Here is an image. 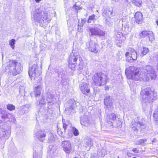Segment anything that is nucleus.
<instances>
[{"mask_svg": "<svg viewBox=\"0 0 158 158\" xmlns=\"http://www.w3.org/2000/svg\"><path fill=\"white\" fill-rule=\"evenodd\" d=\"M80 57V55H77L76 53L71 54L69 60V67L73 70L77 65V61L78 60H79Z\"/></svg>", "mask_w": 158, "mask_h": 158, "instance_id": "nucleus-10", "label": "nucleus"}, {"mask_svg": "<svg viewBox=\"0 0 158 158\" xmlns=\"http://www.w3.org/2000/svg\"><path fill=\"white\" fill-rule=\"evenodd\" d=\"M73 9H75V10H80L81 9V7L77 6L76 4L75 5L73 6Z\"/></svg>", "mask_w": 158, "mask_h": 158, "instance_id": "nucleus-46", "label": "nucleus"}, {"mask_svg": "<svg viewBox=\"0 0 158 158\" xmlns=\"http://www.w3.org/2000/svg\"><path fill=\"white\" fill-rule=\"evenodd\" d=\"M144 73H145L146 76L149 78V80H155L156 77L157 75L155 70L150 66L147 65L144 67L142 71Z\"/></svg>", "mask_w": 158, "mask_h": 158, "instance_id": "nucleus-7", "label": "nucleus"}, {"mask_svg": "<svg viewBox=\"0 0 158 158\" xmlns=\"http://www.w3.org/2000/svg\"><path fill=\"white\" fill-rule=\"evenodd\" d=\"M48 96L47 98V100L48 101V103L49 105H52L55 104L56 100L53 98V96L50 94H48Z\"/></svg>", "mask_w": 158, "mask_h": 158, "instance_id": "nucleus-25", "label": "nucleus"}, {"mask_svg": "<svg viewBox=\"0 0 158 158\" xmlns=\"http://www.w3.org/2000/svg\"><path fill=\"white\" fill-rule=\"evenodd\" d=\"M63 128L64 129V130H65L66 129L69 127H71V123L69 121H66V122H64L63 121Z\"/></svg>", "mask_w": 158, "mask_h": 158, "instance_id": "nucleus-34", "label": "nucleus"}, {"mask_svg": "<svg viewBox=\"0 0 158 158\" xmlns=\"http://www.w3.org/2000/svg\"><path fill=\"white\" fill-rule=\"evenodd\" d=\"M131 77L130 79L135 81H141L144 79H145L146 81L149 80V78L148 77H146V76L145 73H144L141 70H139L138 71H137Z\"/></svg>", "mask_w": 158, "mask_h": 158, "instance_id": "nucleus-9", "label": "nucleus"}, {"mask_svg": "<svg viewBox=\"0 0 158 158\" xmlns=\"http://www.w3.org/2000/svg\"><path fill=\"white\" fill-rule=\"evenodd\" d=\"M56 138V135L51 134L48 136V141L49 143H52L55 141Z\"/></svg>", "mask_w": 158, "mask_h": 158, "instance_id": "nucleus-32", "label": "nucleus"}, {"mask_svg": "<svg viewBox=\"0 0 158 158\" xmlns=\"http://www.w3.org/2000/svg\"><path fill=\"white\" fill-rule=\"evenodd\" d=\"M104 103L106 106V108L108 109L113 106V102L112 98L109 96L106 97L104 99Z\"/></svg>", "mask_w": 158, "mask_h": 158, "instance_id": "nucleus-21", "label": "nucleus"}, {"mask_svg": "<svg viewBox=\"0 0 158 158\" xmlns=\"http://www.w3.org/2000/svg\"><path fill=\"white\" fill-rule=\"evenodd\" d=\"M15 42V40L13 39L9 41L10 45L13 49H14Z\"/></svg>", "mask_w": 158, "mask_h": 158, "instance_id": "nucleus-40", "label": "nucleus"}, {"mask_svg": "<svg viewBox=\"0 0 158 158\" xmlns=\"http://www.w3.org/2000/svg\"><path fill=\"white\" fill-rule=\"evenodd\" d=\"M70 130L72 131V133L75 136H77L79 135V133L78 130L75 128L73 127H70ZM69 133L71 132H69Z\"/></svg>", "mask_w": 158, "mask_h": 158, "instance_id": "nucleus-37", "label": "nucleus"}, {"mask_svg": "<svg viewBox=\"0 0 158 158\" xmlns=\"http://www.w3.org/2000/svg\"><path fill=\"white\" fill-rule=\"evenodd\" d=\"M131 126L134 131H138L140 130V131H142L143 129L146 128L145 121L143 119H141L139 121L138 118H135L131 122Z\"/></svg>", "mask_w": 158, "mask_h": 158, "instance_id": "nucleus-5", "label": "nucleus"}, {"mask_svg": "<svg viewBox=\"0 0 158 158\" xmlns=\"http://www.w3.org/2000/svg\"><path fill=\"white\" fill-rule=\"evenodd\" d=\"M89 50L94 53H97L98 51V45L95 42L91 40L89 43Z\"/></svg>", "mask_w": 158, "mask_h": 158, "instance_id": "nucleus-14", "label": "nucleus"}, {"mask_svg": "<svg viewBox=\"0 0 158 158\" xmlns=\"http://www.w3.org/2000/svg\"><path fill=\"white\" fill-rule=\"evenodd\" d=\"M139 70V69H138L136 67L134 66L127 68L125 70V73L127 78L129 79H130L131 76L135 74V72Z\"/></svg>", "mask_w": 158, "mask_h": 158, "instance_id": "nucleus-11", "label": "nucleus"}, {"mask_svg": "<svg viewBox=\"0 0 158 158\" xmlns=\"http://www.w3.org/2000/svg\"><path fill=\"white\" fill-rule=\"evenodd\" d=\"M122 122L119 119L115 120L111 124L110 126L116 127H118L121 126Z\"/></svg>", "mask_w": 158, "mask_h": 158, "instance_id": "nucleus-28", "label": "nucleus"}, {"mask_svg": "<svg viewBox=\"0 0 158 158\" xmlns=\"http://www.w3.org/2000/svg\"><path fill=\"white\" fill-rule=\"evenodd\" d=\"M139 36L141 38H144L148 36L149 40L151 41H153L155 39L152 32L150 31H143L139 34Z\"/></svg>", "mask_w": 158, "mask_h": 158, "instance_id": "nucleus-12", "label": "nucleus"}, {"mask_svg": "<svg viewBox=\"0 0 158 158\" xmlns=\"http://www.w3.org/2000/svg\"><path fill=\"white\" fill-rule=\"evenodd\" d=\"M132 158H136V157H133Z\"/></svg>", "mask_w": 158, "mask_h": 158, "instance_id": "nucleus-58", "label": "nucleus"}, {"mask_svg": "<svg viewBox=\"0 0 158 158\" xmlns=\"http://www.w3.org/2000/svg\"><path fill=\"white\" fill-rule=\"evenodd\" d=\"M156 23L157 25H158V20H157L156 21Z\"/></svg>", "mask_w": 158, "mask_h": 158, "instance_id": "nucleus-57", "label": "nucleus"}, {"mask_svg": "<svg viewBox=\"0 0 158 158\" xmlns=\"http://www.w3.org/2000/svg\"><path fill=\"white\" fill-rule=\"evenodd\" d=\"M127 50L128 52L125 54L126 60L128 62H132L133 60H136L137 58V53L135 49L130 48Z\"/></svg>", "mask_w": 158, "mask_h": 158, "instance_id": "nucleus-8", "label": "nucleus"}, {"mask_svg": "<svg viewBox=\"0 0 158 158\" xmlns=\"http://www.w3.org/2000/svg\"><path fill=\"white\" fill-rule=\"evenodd\" d=\"M33 18L42 27L49 23L52 19L50 15L45 11H41L40 9L35 10L33 13Z\"/></svg>", "mask_w": 158, "mask_h": 158, "instance_id": "nucleus-1", "label": "nucleus"}, {"mask_svg": "<svg viewBox=\"0 0 158 158\" xmlns=\"http://www.w3.org/2000/svg\"><path fill=\"white\" fill-rule=\"evenodd\" d=\"M41 0H35V2L37 3L39 2Z\"/></svg>", "mask_w": 158, "mask_h": 158, "instance_id": "nucleus-54", "label": "nucleus"}, {"mask_svg": "<svg viewBox=\"0 0 158 158\" xmlns=\"http://www.w3.org/2000/svg\"><path fill=\"white\" fill-rule=\"evenodd\" d=\"M153 116L156 123L158 125V109L154 112Z\"/></svg>", "mask_w": 158, "mask_h": 158, "instance_id": "nucleus-38", "label": "nucleus"}, {"mask_svg": "<svg viewBox=\"0 0 158 158\" xmlns=\"http://www.w3.org/2000/svg\"><path fill=\"white\" fill-rule=\"evenodd\" d=\"M69 104L71 106H69V107H67L65 108V110L66 111H68L69 113L72 112V110L74 108L79 104L78 102H77L73 99L70 100Z\"/></svg>", "mask_w": 158, "mask_h": 158, "instance_id": "nucleus-17", "label": "nucleus"}, {"mask_svg": "<svg viewBox=\"0 0 158 158\" xmlns=\"http://www.w3.org/2000/svg\"><path fill=\"white\" fill-rule=\"evenodd\" d=\"M93 145V141L91 138H88L86 139L85 141V143L84 146V149L87 151H89L91 147Z\"/></svg>", "mask_w": 158, "mask_h": 158, "instance_id": "nucleus-20", "label": "nucleus"}, {"mask_svg": "<svg viewBox=\"0 0 158 158\" xmlns=\"http://www.w3.org/2000/svg\"><path fill=\"white\" fill-rule=\"evenodd\" d=\"M7 108L9 110L12 111L15 110V107L13 105L9 104L7 105Z\"/></svg>", "mask_w": 158, "mask_h": 158, "instance_id": "nucleus-41", "label": "nucleus"}, {"mask_svg": "<svg viewBox=\"0 0 158 158\" xmlns=\"http://www.w3.org/2000/svg\"><path fill=\"white\" fill-rule=\"evenodd\" d=\"M61 145L64 151L67 153H69L72 151L71 144L70 141L64 140L62 143Z\"/></svg>", "mask_w": 158, "mask_h": 158, "instance_id": "nucleus-13", "label": "nucleus"}, {"mask_svg": "<svg viewBox=\"0 0 158 158\" xmlns=\"http://www.w3.org/2000/svg\"><path fill=\"white\" fill-rule=\"evenodd\" d=\"M57 127V133L60 136L64 138H69L73 136L72 133L71 132H69L67 135H65V130L62 131L60 128H59L58 126Z\"/></svg>", "mask_w": 158, "mask_h": 158, "instance_id": "nucleus-22", "label": "nucleus"}, {"mask_svg": "<svg viewBox=\"0 0 158 158\" xmlns=\"http://www.w3.org/2000/svg\"><path fill=\"white\" fill-rule=\"evenodd\" d=\"M102 156H105L107 154V152L105 148H103L101 150Z\"/></svg>", "mask_w": 158, "mask_h": 158, "instance_id": "nucleus-43", "label": "nucleus"}, {"mask_svg": "<svg viewBox=\"0 0 158 158\" xmlns=\"http://www.w3.org/2000/svg\"><path fill=\"white\" fill-rule=\"evenodd\" d=\"M37 138L40 141L43 142L46 136V132L42 131H39L35 134Z\"/></svg>", "mask_w": 158, "mask_h": 158, "instance_id": "nucleus-19", "label": "nucleus"}, {"mask_svg": "<svg viewBox=\"0 0 158 158\" xmlns=\"http://www.w3.org/2000/svg\"><path fill=\"white\" fill-rule=\"evenodd\" d=\"M125 39V38L124 36H123V38H122V37H120L119 38H118V41H119L121 40V41H122L121 42V44H122V43L123 42Z\"/></svg>", "mask_w": 158, "mask_h": 158, "instance_id": "nucleus-48", "label": "nucleus"}, {"mask_svg": "<svg viewBox=\"0 0 158 158\" xmlns=\"http://www.w3.org/2000/svg\"><path fill=\"white\" fill-rule=\"evenodd\" d=\"M91 123L90 121L87 117L81 120V125L85 126H87Z\"/></svg>", "mask_w": 158, "mask_h": 158, "instance_id": "nucleus-29", "label": "nucleus"}, {"mask_svg": "<svg viewBox=\"0 0 158 158\" xmlns=\"http://www.w3.org/2000/svg\"><path fill=\"white\" fill-rule=\"evenodd\" d=\"M123 29L124 30L126 34H128L130 31V30L128 27H124L123 28Z\"/></svg>", "mask_w": 158, "mask_h": 158, "instance_id": "nucleus-44", "label": "nucleus"}, {"mask_svg": "<svg viewBox=\"0 0 158 158\" xmlns=\"http://www.w3.org/2000/svg\"><path fill=\"white\" fill-rule=\"evenodd\" d=\"M91 35L104 36L105 33L104 32L101 30L98 27L91 28L89 29Z\"/></svg>", "mask_w": 158, "mask_h": 158, "instance_id": "nucleus-15", "label": "nucleus"}, {"mask_svg": "<svg viewBox=\"0 0 158 158\" xmlns=\"http://www.w3.org/2000/svg\"><path fill=\"white\" fill-rule=\"evenodd\" d=\"M140 95L142 101L144 103H151L156 99V94H154L149 89L142 90Z\"/></svg>", "mask_w": 158, "mask_h": 158, "instance_id": "nucleus-2", "label": "nucleus"}, {"mask_svg": "<svg viewBox=\"0 0 158 158\" xmlns=\"http://www.w3.org/2000/svg\"><path fill=\"white\" fill-rule=\"evenodd\" d=\"M29 75L31 80H35L37 78L41 73L40 69L36 64H34L29 68Z\"/></svg>", "mask_w": 158, "mask_h": 158, "instance_id": "nucleus-6", "label": "nucleus"}, {"mask_svg": "<svg viewBox=\"0 0 158 158\" xmlns=\"http://www.w3.org/2000/svg\"><path fill=\"white\" fill-rule=\"evenodd\" d=\"M156 139H154L152 141V143H153V142H155L156 141Z\"/></svg>", "mask_w": 158, "mask_h": 158, "instance_id": "nucleus-55", "label": "nucleus"}, {"mask_svg": "<svg viewBox=\"0 0 158 158\" xmlns=\"http://www.w3.org/2000/svg\"><path fill=\"white\" fill-rule=\"evenodd\" d=\"M132 151L135 153H138L139 152V150H137L136 148H133Z\"/></svg>", "mask_w": 158, "mask_h": 158, "instance_id": "nucleus-49", "label": "nucleus"}, {"mask_svg": "<svg viewBox=\"0 0 158 158\" xmlns=\"http://www.w3.org/2000/svg\"><path fill=\"white\" fill-rule=\"evenodd\" d=\"M96 20V19L95 18V15H93L89 17L88 19V23H91L93 22H94Z\"/></svg>", "mask_w": 158, "mask_h": 158, "instance_id": "nucleus-36", "label": "nucleus"}, {"mask_svg": "<svg viewBox=\"0 0 158 158\" xmlns=\"http://www.w3.org/2000/svg\"><path fill=\"white\" fill-rule=\"evenodd\" d=\"M12 115L9 113L7 112H5L4 114L3 115L2 117L3 118H4L5 119L6 118H8L9 119H10V118H11ZM12 117H13L14 116L13 115Z\"/></svg>", "mask_w": 158, "mask_h": 158, "instance_id": "nucleus-35", "label": "nucleus"}, {"mask_svg": "<svg viewBox=\"0 0 158 158\" xmlns=\"http://www.w3.org/2000/svg\"><path fill=\"white\" fill-rule=\"evenodd\" d=\"M139 140L138 141H136L135 142V143L136 145H139L140 144H139Z\"/></svg>", "mask_w": 158, "mask_h": 158, "instance_id": "nucleus-53", "label": "nucleus"}, {"mask_svg": "<svg viewBox=\"0 0 158 158\" xmlns=\"http://www.w3.org/2000/svg\"><path fill=\"white\" fill-rule=\"evenodd\" d=\"M91 158H99V157L97 154H94L91 156Z\"/></svg>", "mask_w": 158, "mask_h": 158, "instance_id": "nucleus-50", "label": "nucleus"}, {"mask_svg": "<svg viewBox=\"0 0 158 158\" xmlns=\"http://www.w3.org/2000/svg\"><path fill=\"white\" fill-rule=\"evenodd\" d=\"M135 17L136 22L138 24H141L143 22V15L140 12L136 13Z\"/></svg>", "mask_w": 158, "mask_h": 158, "instance_id": "nucleus-23", "label": "nucleus"}, {"mask_svg": "<svg viewBox=\"0 0 158 158\" xmlns=\"http://www.w3.org/2000/svg\"><path fill=\"white\" fill-rule=\"evenodd\" d=\"M112 10H105L102 13L103 16L109 17H111L112 16Z\"/></svg>", "mask_w": 158, "mask_h": 158, "instance_id": "nucleus-31", "label": "nucleus"}, {"mask_svg": "<svg viewBox=\"0 0 158 158\" xmlns=\"http://www.w3.org/2000/svg\"><path fill=\"white\" fill-rule=\"evenodd\" d=\"M57 147L56 146L50 145L49 146L48 149V152L51 157H52V154L56 152L57 149Z\"/></svg>", "mask_w": 158, "mask_h": 158, "instance_id": "nucleus-26", "label": "nucleus"}, {"mask_svg": "<svg viewBox=\"0 0 158 158\" xmlns=\"http://www.w3.org/2000/svg\"><path fill=\"white\" fill-rule=\"evenodd\" d=\"M58 76L59 77H61V83L62 85H65L67 84L66 79L65 75L63 73H58Z\"/></svg>", "mask_w": 158, "mask_h": 158, "instance_id": "nucleus-27", "label": "nucleus"}, {"mask_svg": "<svg viewBox=\"0 0 158 158\" xmlns=\"http://www.w3.org/2000/svg\"><path fill=\"white\" fill-rule=\"evenodd\" d=\"M7 64L10 72L13 75H17L22 71V67L21 64L15 60H10Z\"/></svg>", "mask_w": 158, "mask_h": 158, "instance_id": "nucleus-4", "label": "nucleus"}, {"mask_svg": "<svg viewBox=\"0 0 158 158\" xmlns=\"http://www.w3.org/2000/svg\"><path fill=\"white\" fill-rule=\"evenodd\" d=\"M123 38V36L122 33L117 30L115 31V35L114 36L115 42L118 47H120L121 45V40L118 41V38Z\"/></svg>", "mask_w": 158, "mask_h": 158, "instance_id": "nucleus-18", "label": "nucleus"}, {"mask_svg": "<svg viewBox=\"0 0 158 158\" xmlns=\"http://www.w3.org/2000/svg\"><path fill=\"white\" fill-rule=\"evenodd\" d=\"M2 131L1 129H0V136H1L2 135H4V132Z\"/></svg>", "mask_w": 158, "mask_h": 158, "instance_id": "nucleus-51", "label": "nucleus"}, {"mask_svg": "<svg viewBox=\"0 0 158 158\" xmlns=\"http://www.w3.org/2000/svg\"><path fill=\"white\" fill-rule=\"evenodd\" d=\"M127 155L128 157H131V156L132 154L130 152H127Z\"/></svg>", "mask_w": 158, "mask_h": 158, "instance_id": "nucleus-52", "label": "nucleus"}, {"mask_svg": "<svg viewBox=\"0 0 158 158\" xmlns=\"http://www.w3.org/2000/svg\"><path fill=\"white\" fill-rule=\"evenodd\" d=\"M79 63L78 64V69L79 70H82L84 66V62L83 60L82 59L81 57L79 60Z\"/></svg>", "mask_w": 158, "mask_h": 158, "instance_id": "nucleus-33", "label": "nucleus"}, {"mask_svg": "<svg viewBox=\"0 0 158 158\" xmlns=\"http://www.w3.org/2000/svg\"><path fill=\"white\" fill-rule=\"evenodd\" d=\"M107 76L102 72L95 73L93 76V84L95 85L100 86L106 84L108 80Z\"/></svg>", "mask_w": 158, "mask_h": 158, "instance_id": "nucleus-3", "label": "nucleus"}, {"mask_svg": "<svg viewBox=\"0 0 158 158\" xmlns=\"http://www.w3.org/2000/svg\"><path fill=\"white\" fill-rule=\"evenodd\" d=\"M41 88L42 86L40 85H39L35 87L34 89V92L35 94V97H37L40 95Z\"/></svg>", "mask_w": 158, "mask_h": 158, "instance_id": "nucleus-30", "label": "nucleus"}, {"mask_svg": "<svg viewBox=\"0 0 158 158\" xmlns=\"http://www.w3.org/2000/svg\"><path fill=\"white\" fill-rule=\"evenodd\" d=\"M149 50L147 48H143V50L142 51L141 56H143L144 55H145L147 53L149 52Z\"/></svg>", "mask_w": 158, "mask_h": 158, "instance_id": "nucleus-39", "label": "nucleus"}, {"mask_svg": "<svg viewBox=\"0 0 158 158\" xmlns=\"http://www.w3.org/2000/svg\"><path fill=\"white\" fill-rule=\"evenodd\" d=\"M133 2L134 4L137 6L138 7L141 6V3L140 1H138L137 0H135Z\"/></svg>", "mask_w": 158, "mask_h": 158, "instance_id": "nucleus-42", "label": "nucleus"}, {"mask_svg": "<svg viewBox=\"0 0 158 158\" xmlns=\"http://www.w3.org/2000/svg\"><path fill=\"white\" fill-rule=\"evenodd\" d=\"M116 118L115 114L114 113L109 114L107 117V123L110 125L115 120Z\"/></svg>", "mask_w": 158, "mask_h": 158, "instance_id": "nucleus-24", "label": "nucleus"}, {"mask_svg": "<svg viewBox=\"0 0 158 158\" xmlns=\"http://www.w3.org/2000/svg\"><path fill=\"white\" fill-rule=\"evenodd\" d=\"M156 69L157 71H158V64H157V65Z\"/></svg>", "mask_w": 158, "mask_h": 158, "instance_id": "nucleus-56", "label": "nucleus"}, {"mask_svg": "<svg viewBox=\"0 0 158 158\" xmlns=\"http://www.w3.org/2000/svg\"><path fill=\"white\" fill-rule=\"evenodd\" d=\"M33 155V158H42L41 156H39L38 154L36 155L35 153H34Z\"/></svg>", "mask_w": 158, "mask_h": 158, "instance_id": "nucleus-47", "label": "nucleus"}, {"mask_svg": "<svg viewBox=\"0 0 158 158\" xmlns=\"http://www.w3.org/2000/svg\"><path fill=\"white\" fill-rule=\"evenodd\" d=\"M139 144H142V143H143L147 141V139H141L139 140Z\"/></svg>", "mask_w": 158, "mask_h": 158, "instance_id": "nucleus-45", "label": "nucleus"}, {"mask_svg": "<svg viewBox=\"0 0 158 158\" xmlns=\"http://www.w3.org/2000/svg\"><path fill=\"white\" fill-rule=\"evenodd\" d=\"M2 57H3V55H2Z\"/></svg>", "mask_w": 158, "mask_h": 158, "instance_id": "nucleus-59", "label": "nucleus"}, {"mask_svg": "<svg viewBox=\"0 0 158 158\" xmlns=\"http://www.w3.org/2000/svg\"><path fill=\"white\" fill-rule=\"evenodd\" d=\"M80 89L81 92L84 94L88 93L90 91L88 84L86 82L82 81L80 84Z\"/></svg>", "mask_w": 158, "mask_h": 158, "instance_id": "nucleus-16", "label": "nucleus"}]
</instances>
